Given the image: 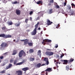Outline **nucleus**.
<instances>
[{"label": "nucleus", "mask_w": 75, "mask_h": 75, "mask_svg": "<svg viewBox=\"0 0 75 75\" xmlns=\"http://www.w3.org/2000/svg\"><path fill=\"white\" fill-rule=\"evenodd\" d=\"M39 22H38L35 25V28L34 30L31 33V35H34L36 34L37 33V29L38 27V25L39 24Z\"/></svg>", "instance_id": "nucleus-1"}, {"label": "nucleus", "mask_w": 75, "mask_h": 75, "mask_svg": "<svg viewBox=\"0 0 75 75\" xmlns=\"http://www.w3.org/2000/svg\"><path fill=\"white\" fill-rule=\"evenodd\" d=\"M17 1H15L13 2L12 3V4H17Z\"/></svg>", "instance_id": "nucleus-34"}, {"label": "nucleus", "mask_w": 75, "mask_h": 75, "mask_svg": "<svg viewBox=\"0 0 75 75\" xmlns=\"http://www.w3.org/2000/svg\"><path fill=\"white\" fill-rule=\"evenodd\" d=\"M17 60H15L14 61V65H15V64H16L17 63Z\"/></svg>", "instance_id": "nucleus-38"}, {"label": "nucleus", "mask_w": 75, "mask_h": 75, "mask_svg": "<svg viewBox=\"0 0 75 75\" xmlns=\"http://www.w3.org/2000/svg\"><path fill=\"white\" fill-rule=\"evenodd\" d=\"M58 45H56V46H55V47L57 48H58Z\"/></svg>", "instance_id": "nucleus-39"}, {"label": "nucleus", "mask_w": 75, "mask_h": 75, "mask_svg": "<svg viewBox=\"0 0 75 75\" xmlns=\"http://www.w3.org/2000/svg\"><path fill=\"white\" fill-rule=\"evenodd\" d=\"M16 13L17 15H19L20 14V13H21V11H20L19 10H17L16 11Z\"/></svg>", "instance_id": "nucleus-12"}, {"label": "nucleus", "mask_w": 75, "mask_h": 75, "mask_svg": "<svg viewBox=\"0 0 75 75\" xmlns=\"http://www.w3.org/2000/svg\"><path fill=\"white\" fill-rule=\"evenodd\" d=\"M11 35H5V38H11Z\"/></svg>", "instance_id": "nucleus-11"}, {"label": "nucleus", "mask_w": 75, "mask_h": 75, "mask_svg": "<svg viewBox=\"0 0 75 75\" xmlns=\"http://www.w3.org/2000/svg\"><path fill=\"white\" fill-rule=\"evenodd\" d=\"M66 69V70H67V71H68V70L69 69V65H67V66Z\"/></svg>", "instance_id": "nucleus-25"}, {"label": "nucleus", "mask_w": 75, "mask_h": 75, "mask_svg": "<svg viewBox=\"0 0 75 75\" xmlns=\"http://www.w3.org/2000/svg\"><path fill=\"white\" fill-rule=\"evenodd\" d=\"M10 0H8V1H10Z\"/></svg>", "instance_id": "nucleus-58"}, {"label": "nucleus", "mask_w": 75, "mask_h": 75, "mask_svg": "<svg viewBox=\"0 0 75 75\" xmlns=\"http://www.w3.org/2000/svg\"><path fill=\"white\" fill-rule=\"evenodd\" d=\"M20 25V23H16V24H15V25L16 27H18V26H19V25Z\"/></svg>", "instance_id": "nucleus-29"}, {"label": "nucleus", "mask_w": 75, "mask_h": 75, "mask_svg": "<svg viewBox=\"0 0 75 75\" xmlns=\"http://www.w3.org/2000/svg\"><path fill=\"white\" fill-rule=\"evenodd\" d=\"M64 4V6H66V4H67V3H66V2H65Z\"/></svg>", "instance_id": "nucleus-44"}, {"label": "nucleus", "mask_w": 75, "mask_h": 75, "mask_svg": "<svg viewBox=\"0 0 75 75\" xmlns=\"http://www.w3.org/2000/svg\"><path fill=\"white\" fill-rule=\"evenodd\" d=\"M28 44L29 46H32L33 44L32 43H28Z\"/></svg>", "instance_id": "nucleus-27"}, {"label": "nucleus", "mask_w": 75, "mask_h": 75, "mask_svg": "<svg viewBox=\"0 0 75 75\" xmlns=\"http://www.w3.org/2000/svg\"><path fill=\"white\" fill-rule=\"evenodd\" d=\"M28 67H26L25 68H23V69H22V70L23 71H27V70H28Z\"/></svg>", "instance_id": "nucleus-13"}, {"label": "nucleus", "mask_w": 75, "mask_h": 75, "mask_svg": "<svg viewBox=\"0 0 75 75\" xmlns=\"http://www.w3.org/2000/svg\"><path fill=\"white\" fill-rule=\"evenodd\" d=\"M1 45L2 47H7V46H8V45L6 43L3 42Z\"/></svg>", "instance_id": "nucleus-7"}, {"label": "nucleus", "mask_w": 75, "mask_h": 75, "mask_svg": "<svg viewBox=\"0 0 75 75\" xmlns=\"http://www.w3.org/2000/svg\"><path fill=\"white\" fill-rule=\"evenodd\" d=\"M0 59H3V56H1V57H0Z\"/></svg>", "instance_id": "nucleus-41"}, {"label": "nucleus", "mask_w": 75, "mask_h": 75, "mask_svg": "<svg viewBox=\"0 0 75 75\" xmlns=\"http://www.w3.org/2000/svg\"><path fill=\"white\" fill-rule=\"evenodd\" d=\"M29 52H30V53H33V52H34V50L33 49H30L29 50Z\"/></svg>", "instance_id": "nucleus-23"}, {"label": "nucleus", "mask_w": 75, "mask_h": 75, "mask_svg": "<svg viewBox=\"0 0 75 75\" xmlns=\"http://www.w3.org/2000/svg\"><path fill=\"white\" fill-rule=\"evenodd\" d=\"M39 19V17H38L37 18V19H36V20H38Z\"/></svg>", "instance_id": "nucleus-48"}, {"label": "nucleus", "mask_w": 75, "mask_h": 75, "mask_svg": "<svg viewBox=\"0 0 75 75\" xmlns=\"http://www.w3.org/2000/svg\"><path fill=\"white\" fill-rule=\"evenodd\" d=\"M16 41V40H13V41Z\"/></svg>", "instance_id": "nucleus-53"}, {"label": "nucleus", "mask_w": 75, "mask_h": 75, "mask_svg": "<svg viewBox=\"0 0 75 75\" xmlns=\"http://www.w3.org/2000/svg\"><path fill=\"white\" fill-rule=\"evenodd\" d=\"M47 24L48 25H51L52 24V22H51L50 20H47Z\"/></svg>", "instance_id": "nucleus-10"}, {"label": "nucleus", "mask_w": 75, "mask_h": 75, "mask_svg": "<svg viewBox=\"0 0 75 75\" xmlns=\"http://www.w3.org/2000/svg\"><path fill=\"white\" fill-rule=\"evenodd\" d=\"M4 37V38H5V35L4 34H1L0 35V37Z\"/></svg>", "instance_id": "nucleus-20"}, {"label": "nucleus", "mask_w": 75, "mask_h": 75, "mask_svg": "<svg viewBox=\"0 0 75 75\" xmlns=\"http://www.w3.org/2000/svg\"><path fill=\"white\" fill-rule=\"evenodd\" d=\"M59 64H61V62L59 63Z\"/></svg>", "instance_id": "nucleus-57"}, {"label": "nucleus", "mask_w": 75, "mask_h": 75, "mask_svg": "<svg viewBox=\"0 0 75 75\" xmlns=\"http://www.w3.org/2000/svg\"><path fill=\"white\" fill-rule=\"evenodd\" d=\"M57 57L58 58H59V55H57Z\"/></svg>", "instance_id": "nucleus-51"}, {"label": "nucleus", "mask_w": 75, "mask_h": 75, "mask_svg": "<svg viewBox=\"0 0 75 75\" xmlns=\"http://www.w3.org/2000/svg\"><path fill=\"white\" fill-rule=\"evenodd\" d=\"M24 63L23 62H19V63H17L16 64V65H21L22 64Z\"/></svg>", "instance_id": "nucleus-16"}, {"label": "nucleus", "mask_w": 75, "mask_h": 75, "mask_svg": "<svg viewBox=\"0 0 75 75\" xmlns=\"http://www.w3.org/2000/svg\"><path fill=\"white\" fill-rule=\"evenodd\" d=\"M7 1H6V3H7Z\"/></svg>", "instance_id": "nucleus-61"}, {"label": "nucleus", "mask_w": 75, "mask_h": 75, "mask_svg": "<svg viewBox=\"0 0 75 75\" xmlns=\"http://www.w3.org/2000/svg\"><path fill=\"white\" fill-rule=\"evenodd\" d=\"M18 42V41H16V42Z\"/></svg>", "instance_id": "nucleus-56"}, {"label": "nucleus", "mask_w": 75, "mask_h": 75, "mask_svg": "<svg viewBox=\"0 0 75 75\" xmlns=\"http://www.w3.org/2000/svg\"><path fill=\"white\" fill-rule=\"evenodd\" d=\"M63 61L64 62L63 63V64H67L68 63V61L67 60H64Z\"/></svg>", "instance_id": "nucleus-17"}, {"label": "nucleus", "mask_w": 75, "mask_h": 75, "mask_svg": "<svg viewBox=\"0 0 75 75\" xmlns=\"http://www.w3.org/2000/svg\"><path fill=\"white\" fill-rule=\"evenodd\" d=\"M27 52V53H28V52Z\"/></svg>", "instance_id": "nucleus-59"}, {"label": "nucleus", "mask_w": 75, "mask_h": 75, "mask_svg": "<svg viewBox=\"0 0 75 75\" xmlns=\"http://www.w3.org/2000/svg\"><path fill=\"white\" fill-rule=\"evenodd\" d=\"M14 61V60L13 59H11L10 60V62L11 63H13Z\"/></svg>", "instance_id": "nucleus-32"}, {"label": "nucleus", "mask_w": 75, "mask_h": 75, "mask_svg": "<svg viewBox=\"0 0 75 75\" xmlns=\"http://www.w3.org/2000/svg\"><path fill=\"white\" fill-rule=\"evenodd\" d=\"M7 23L9 25H10L13 24V23H12V22L11 21H9L8 22H7Z\"/></svg>", "instance_id": "nucleus-18"}, {"label": "nucleus", "mask_w": 75, "mask_h": 75, "mask_svg": "<svg viewBox=\"0 0 75 75\" xmlns=\"http://www.w3.org/2000/svg\"><path fill=\"white\" fill-rule=\"evenodd\" d=\"M17 54V51L16 50H14L12 54V55H16Z\"/></svg>", "instance_id": "nucleus-21"}, {"label": "nucleus", "mask_w": 75, "mask_h": 75, "mask_svg": "<svg viewBox=\"0 0 75 75\" xmlns=\"http://www.w3.org/2000/svg\"><path fill=\"white\" fill-rule=\"evenodd\" d=\"M50 3H53V2H54V0H50Z\"/></svg>", "instance_id": "nucleus-33"}, {"label": "nucleus", "mask_w": 75, "mask_h": 75, "mask_svg": "<svg viewBox=\"0 0 75 75\" xmlns=\"http://www.w3.org/2000/svg\"><path fill=\"white\" fill-rule=\"evenodd\" d=\"M67 7L69 10H71V6L69 5H68L67 6Z\"/></svg>", "instance_id": "nucleus-30"}, {"label": "nucleus", "mask_w": 75, "mask_h": 75, "mask_svg": "<svg viewBox=\"0 0 75 75\" xmlns=\"http://www.w3.org/2000/svg\"><path fill=\"white\" fill-rule=\"evenodd\" d=\"M52 13V9H51L50 10L49 13L51 14Z\"/></svg>", "instance_id": "nucleus-31"}, {"label": "nucleus", "mask_w": 75, "mask_h": 75, "mask_svg": "<svg viewBox=\"0 0 75 75\" xmlns=\"http://www.w3.org/2000/svg\"><path fill=\"white\" fill-rule=\"evenodd\" d=\"M5 1V0H4V1Z\"/></svg>", "instance_id": "nucleus-60"}, {"label": "nucleus", "mask_w": 75, "mask_h": 75, "mask_svg": "<svg viewBox=\"0 0 75 75\" xmlns=\"http://www.w3.org/2000/svg\"><path fill=\"white\" fill-rule=\"evenodd\" d=\"M2 30H4L5 28H6L5 27H3V28H2Z\"/></svg>", "instance_id": "nucleus-42"}, {"label": "nucleus", "mask_w": 75, "mask_h": 75, "mask_svg": "<svg viewBox=\"0 0 75 75\" xmlns=\"http://www.w3.org/2000/svg\"><path fill=\"white\" fill-rule=\"evenodd\" d=\"M33 13V11H31L30 12L29 14H30V15H31Z\"/></svg>", "instance_id": "nucleus-37"}, {"label": "nucleus", "mask_w": 75, "mask_h": 75, "mask_svg": "<svg viewBox=\"0 0 75 75\" xmlns=\"http://www.w3.org/2000/svg\"><path fill=\"white\" fill-rule=\"evenodd\" d=\"M65 23H66V22L65 21Z\"/></svg>", "instance_id": "nucleus-62"}, {"label": "nucleus", "mask_w": 75, "mask_h": 75, "mask_svg": "<svg viewBox=\"0 0 75 75\" xmlns=\"http://www.w3.org/2000/svg\"><path fill=\"white\" fill-rule=\"evenodd\" d=\"M30 61H33L34 60V58H30Z\"/></svg>", "instance_id": "nucleus-28"}, {"label": "nucleus", "mask_w": 75, "mask_h": 75, "mask_svg": "<svg viewBox=\"0 0 75 75\" xmlns=\"http://www.w3.org/2000/svg\"><path fill=\"white\" fill-rule=\"evenodd\" d=\"M48 74L47 73H46V75H47Z\"/></svg>", "instance_id": "nucleus-54"}, {"label": "nucleus", "mask_w": 75, "mask_h": 75, "mask_svg": "<svg viewBox=\"0 0 75 75\" xmlns=\"http://www.w3.org/2000/svg\"><path fill=\"white\" fill-rule=\"evenodd\" d=\"M56 7L57 8H59V6L57 5L56 6Z\"/></svg>", "instance_id": "nucleus-43"}, {"label": "nucleus", "mask_w": 75, "mask_h": 75, "mask_svg": "<svg viewBox=\"0 0 75 75\" xmlns=\"http://www.w3.org/2000/svg\"><path fill=\"white\" fill-rule=\"evenodd\" d=\"M1 63V60H0V63Z\"/></svg>", "instance_id": "nucleus-55"}, {"label": "nucleus", "mask_w": 75, "mask_h": 75, "mask_svg": "<svg viewBox=\"0 0 75 75\" xmlns=\"http://www.w3.org/2000/svg\"><path fill=\"white\" fill-rule=\"evenodd\" d=\"M13 65L12 64H8V66L6 68V69H9L10 68H11Z\"/></svg>", "instance_id": "nucleus-8"}, {"label": "nucleus", "mask_w": 75, "mask_h": 75, "mask_svg": "<svg viewBox=\"0 0 75 75\" xmlns=\"http://www.w3.org/2000/svg\"><path fill=\"white\" fill-rule=\"evenodd\" d=\"M42 3V1H38L37 2V4H41Z\"/></svg>", "instance_id": "nucleus-22"}, {"label": "nucleus", "mask_w": 75, "mask_h": 75, "mask_svg": "<svg viewBox=\"0 0 75 75\" xmlns=\"http://www.w3.org/2000/svg\"><path fill=\"white\" fill-rule=\"evenodd\" d=\"M44 61H45L46 63L45 64H42V66H44V65H48L49 64V62L48 61V58L46 57L44 59Z\"/></svg>", "instance_id": "nucleus-2"}, {"label": "nucleus", "mask_w": 75, "mask_h": 75, "mask_svg": "<svg viewBox=\"0 0 75 75\" xmlns=\"http://www.w3.org/2000/svg\"><path fill=\"white\" fill-rule=\"evenodd\" d=\"M38 54L41 58V50H39L38 52Z\"/></svg>", "instance_id": "nucleus-14"}, {"label": "nucleus", "mask_w": 75, "mask_h": 75, "mask_svg": "<svg viewBox=\"0 0 75 75\" xmlns=\"http://www.w3.org/2000/svg\"><path fill=\"white\" fill-rule=\"evenodd\" d=\"M28 19H26L25 20V22L27 23V22H28Z\"/></svg>", "instance_id": "nucleus-35"}, {"label": "nucleus", "mask_w": 75, "mask_h": 75, "mask_svg": "<svg viewBox=\"0 0 75 75\" xmlns=\"http://www.w3.org/2000/svg\"><path fill=\"white\" fill-rule=\"evenodd\" d=\"M16 73L18 74V75H22V71H17Z\"/></svg>", "instance_id": "nucleus-9"}, {"label": "nucleus", "mask_w": 75, "mask_h": 75, "mask_svg": "<svg viewBox=\"0 0 75 75\" xmlns=\"http://www.w3.org/2000/svg\"><path fill=\"white\" fill-rule=\"evenodd\" d=\"M1 0H0V1H1Z\"/></svg>", "instance_id": "nucleus-63"}, {"label": "nucleus", "mask_w": 75, "mask_h": 75, "mask_svg": "<svg viewBox=\"0 0 75 75\" xmlns=\"http://www.w3.org/2000/svg\"><path fill=\"white\" fill-rule=\"evenodd\" d=\"M60 57V58H62V57H63V55H61Z\"/></svg>", "instance_id": "nucleus-46"}, {"label": "nucleus", "mask_w": 75, "mask_h": 75, "mask_svg": "<svg viewBox=\"0 0 75 75\" xmlns=\"http://www.w3.org/2000/svg\"><path fill=\"white\" fill-rule=\"evenodd\" d=\"M45 42H51L52 41L51 40L48 39H45L43 40V42H42V44H45Z\"/></svg>", "instance_id": "nucleus-4"}, {"label": "nucleus", "mask_w": 75, "mask_h": 75, "mask_svg": "<svg viewBox=\"0 0 75 75\" xmlns=\"http://www.w3.org/2000/svg\"><path fill=\"white\" fill-rule=\"evenodd\" d=\"M56 28H58V27H59V24H57V25H56Z\"/></svg>", "instance_id": "nucleus-36"}, {"label": "nucleus", "mask_w": 75, "mask_h": 75, "mask_svg": "<svg viewBox=\"0 0 75 75\" xmlns=\"http://www.w3.org/2000/svg\"><path fill=\"white\" fill-rule=\"evenodd\" d=\"M47 50H49V51H51V49H47Z\"/></svg>", "instance_id": "nucleus-49"}, {"label": "nucleus", "mask_w": 75, "mask_h": 75, "mask_svg": "<svg viewBox=\"0 0 75 75\" xmlns=\"http://www.w3.org/2000/svg\"><path fill=\"white\" fill-rule=\"evenodd\" d=\"M30 21L32 20V18H31V17H30Z\"/></svg>", "instance_id": "nucleus-45"}, {"label": "nucleus", "mask_w": 75, "mask_h": 75, "mask_svg": "<svg viewBox=\"0 0 75 75\" xmlns=\"http://www.w3.org/2000/svg\"><path fill=\"white\" fill-rule=\"evenodd\" d=\"M52 69L51 68H48L47 69L45 70V71H52Z\"/></svg>", "instance_id": "nucleus-15"}, {"label": "nucleus", "mask_w": 75, "mask_h": 75, "mask_svg": "<svg viewBox=\"0 0 75 75\" xmlns=\"http://www.w3.org/2000/svg\"><path fill=\"white\" fill-rule=\"evenodd\" d=\"M60 61H61V62H63V61H64V60H61Z\"/></svg>", "instance_id": "nucleus-50"}, {"label": "nucleus", "mask_w": 75, "mask_h": 75, "mask_svg": "<svg viewBox=\"0 0 75 75\" xmlns=\"http://www.w3.org/2000/svg\"><path fill=\"white\" fill-rule=\"evenodd\" d=\"M2 66H4V65H5V63H4L2 65Z\"/></svg>", "instance_id": "nucleus-47"}, {"label": "nucleus", "mask_w": 75, "mask_h": 75, "mask_svg": "<svg viewBox=\"0 0 75 75\" xmlns=\"http://www.w3.org/2000/svg\"><path fill=\"white\" fill-rule=\"evenodd\" d=\"M71 5L72 6H74V7H75V5L73 3L71 4Z\"/></svg>", "instance_id": "nucleus-40"}, {"label": "nucleus", "mask_w": 75, "mask_h": 75, "mask_svg": "<svg viewBox=\"0 0 75 75\" xmlns=\"http://www.w3.org/2000/svg\"><path fill=\"white\" fill-rule=\"evenodd\" d=\"M46 54L47 55H49V56H51L52 55L54 54L53 52H46Z\"/></svg>", "instance_id": "nucleus-5"}, {"label": "nucleus", "mask_w": 75, "mask_h": 75, "mask_svg": "<svg viewBox=\"0 0 75 75\" xmlns=\"http://www.w3.org/2000/svg\"><path fill=\"white\" fill-rule=\"evenodd\" d=\"M6 72V71L3 70V71H1L0 72V74H4Z\"/></svg>", "instance_id": "nucleus-26"}, {"label": "nucleus", "mask_w": 75, "mask_h": 75, "mask_svg": "<svg viewBox=\"0 0 75 75\" xmlns=\"http://www.w3.org/2000/svg\"><path fill=\"white\" fill-rule=\"evenodd\" d=\"M21 41H24V45H27V44L28 43V40L27 39L21 40Z\"/></svg>", "instance_id": "nucleus-6"}, {"label": "nucleus", "mask_w": 75, "mask_h": 75, "mask_svg": "<svg viewBox=\"0 0 75 75\" xmlns=\"http://www.w3.org/2000/svg\"><path fill=\"white\" fill-rule=\"evenodd\" d=\"M74 59H71L69 60V62H71L74 61Z\"/></svg>", "instance_id": "nucleus-24"}, {"label": "nucleus", "mask_w": 75, "mask_h": 75, "mask_svg": "<svg viewBox=\"0 0 75 75\" xmlns=\"http://www.w3.org/2000/svg\"><path fill=\"white\" fill-rule=\"evenodd\" d=\"M18 55L19 57H21L22 55L25 56V53L23 50H21L19 52Z\"/></svg>", "instance_id": "nucleus-3"}, {"label": "nucleus", "mask_w": 75, "mask_h": 75, "mask_svg": "<svg viewBox=\"0 0 75 75\" xmlns=\"http://www.w3.org/2000/svg\"><path fill=\"white\" fill-rule=\"evenodd\" d=\"M40 67H41V64L40 63H39L36 66V67H37V68H40Z\"/></svg>", "instance_id": "nucleus-19"}, {"label": "nucleus", "mask_w": 75, "mask_h": 75, "mask_svg": "<svg viewBox=\"0 0 75 75\" xmlns=\"http://www.w3.org/2000/svg\"><path fill=\"white\" fill-rule=\"evenodd\" d=\"M38 30H40V28H39L38 29Z\"/></svg>", "instance_id": "nucleus-52"}]
</instances>
